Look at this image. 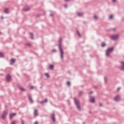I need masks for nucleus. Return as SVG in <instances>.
I'll use <instances>...</instances> for the list:
<instances>
[{"label": "nucleus", "mask_w": 124, "mask_h": 124, "mask_svg": "<svg viewBox=\"0 0 124 124\" xmlns=\"http://www.w3.org/2000/svg\"><path fill=\"white\" fill-rule=\"evenodd\" d=\"M58 46L59 50L60 52L61 59L63 60V50L62 48V37L59 38Z\"/></svg>", "instance_id": "nucleus-1"}, {"label": "nucleus", "mask_w": 124, "mask_h": 124, "mask_svg": "<svg viewBox=\"0 0 124 124\" xmlns=\"http://www.w3.org/2000/svg\"><path fill=\"white\" fill-rule=\"evenodd\" d=\"M121 63L122 64L121 69H122V70H124V62H121Z\"/></svg>", "instance_id": "nucleus-16"}, {"label": "nucleus", "mask_w": 124, "mask_h": 124, "mask_svg": "<svg viewBox=\"0 0 124 124\" xmlns=\"http://www.w3.org/2000/svg\"><path fill=\"white\" fill-rule=\"evenodd\" d=\"M104 81H105V82L106 83V82H107V79H106V77H104Z\"/></svg>", "instance_id": "nucleus-34"}, {"label": "nucleus", "mask_w": 124, "mask_h": 124, "mask_svg": "<svg viewBox=\"0 0 124 124\" xmlns=\"http://www.w3.org/2000/svg\"><path fill=\"white\" fill-rule=\"evenodd\" d=\"M12 124H15V122L13 121V122L12 123Z\"/></svg>", "instance_id": "nucleus-42"}, {"label": "nucleus", "mask_w": 124, "mask_h": 124, "mask_svg": "<svg viewBox=\"0 0 124 124\" xmlns=\"http://www.w3.org/2000/svg\"><path fill=\"white\" fill-rule=\"evenodd\" d=\"M15 62H16V60L14 58H12L10 61V64L12 65L13 63H15Z\"/></svg>", "instance_id": "nucleus-10"}, {"label": "nucleus", "mask_w": 124, "mask_h": 124, "mask_svg": "<svg viewBox=\"0 0 124 124\" xmlns=\"http://www.w3.org/2000/svg\"><path fill=\"white\" fill-rule=\"evenodd\" d=\"M34 116H35V117H37V116H38V111L37 110V109H35L34 110Z\"/></svg>", "instance_id": "nucleus-13"}, {"label": "nucleus", "mask_w": 124, "mask_h": 124, "mask_svg": "<svg viewBox=\"0 0 124 124\" xmlns=\"http://www.w3.org/2000/svg\"><path fill=\"white\" fill-rule=\"evenodd\" d=\"M94 19H97V16H94Z\"/></svg>", "instance_id": "nucleus-35"}, {"label": "nucleus", "mask_w": 124, "mask_h": 124, "mask_svg": "<svg viewBox=\"0 0 124 124\" xmlns=\"http://www.w3.org/2000/svg\"><path fill=\"white\" fill-rule=\"evenodd\" d=\"M30 35L31 39H34V38L33 37V33H32V32H30Z\"/></svg>", "instance_id": "nucleus-18"}, {"label": "nucleus", "mask_w": 124, "mask_h": 124, "mask_svg": "<svg viewBox=\"0 0 124 124\" xmlns=\"http://www.w3.org/2000/svg\"><path fill=\"white\" fill-rule=\"evenodd\" d=\"M83 15L84 14L83 13H78V17H82V16H83Z\"/></svg>", "instance_id": "nucleus-19"}, {"label": "nucleus", "mask_w": 124, "mask_h": 124, "mask_svg": "<svg viewBox=\"0 0 124 124\" xmlns=\"http://www.w3.org/2000/svg\"><path fill=\"white\" fill-rule=\"evenodd\" d=\"M8 114V112L7 111L5 110L3 111L2 115L1 116V118L2 119V120H4L5 118H6V116H7Z\"/></svg>", "instance_id": "nucleus-4"}, {"label": "nucleus", "mask_w": 124, "mask_h": 124, "mask_svg": "<svg viewBox=\"0 0 124 124\" xmlns=\"http://www.w3.org/2000/svg\"><path fill=\"white\" fill-rule=\"evenodd\" d=\"M67 86H68V87H70V82L68 81L67 82Z\"/></svg>", "instance_id": "nucleus-27"}, {"label": "nucleus", "mask_w": 124, "mask_h": 124, "mask_svg": "<svg viewBox=\"0 0 124 124\" xmlns=\"http://www.w3.org/2000/svg\"><path fill=\"white\" fill-rule=\"evenodd\" d=\"M83 124H86V123H85V122H83Z\"/></svg>", "instance_id": "nucleus-49"}, {"label": "nucleus", "mask_w": 124, "mask_h": 124, "mask_svg": "<svg viewBox=\"0 0 124 124\" xmlns=\"http://www.w3.org/2000/svg\"><path fill=\"white\" fill-rule=\"evenodd\" d=\"M40 89H42V86H41V87H40Z\"/></svg>", "instance_id": "nucleus-47"}, {"label": "nucleus", "mask_w": 124, "mask_h": 124, "mask_svg": "<svg viewBox=\"0 0 124 124\" xmlns=\"http://www.w3.org/2000/svg\"><path fill=\"white\" fill-rule=\"evenodd\" d=\"M2 19H3V17H1Z\"/></svg>", "instance_id": "nucleus-50"}, {"label": "nucleus", "mask_w": 124, "mask_h": 124, "mask_svg": "<svg viewBox=\"0 0 124 124\" xmlns=\"http://www.w3.org/2000/svg\"><path fill=\"white\" fill-rule=\"evenodd\" d=\"M45 75L47 77V78H49V77H50V76L48 73H46Z\"/></svg>", "instance_id": "nucleus-26"}, {"label": "nucleus", "mask_w": 124, "mask_h": 124, "mask_svg": "<svg viewBox=\"0 0 124 124\" xmlns=\"http://www.w3.org/2000/svg\"><path fill=\"white\" fill-rule=\"evenodd\" d=\"M49 68H50V69H54V65H50L49 66Z\"/></svg>", "instance_id": "nucleus-25"}, {"label": "nucleus", "mask_w": 124, "mask_h": 124, "mask_svg": "<svg viewBox=\"0 0 124 124\" xmlns=\"http://www.w3.org/2000/svg\"><path fill=\"white\" fill-rule=\"evenodd\" d=\"M99 107H102V103H100L99 104Z\"/></svg>", "instance_id": "nucleus-33"}, {"label": "nucleus", "mask_w": 124, "mask_h": 124, "mask_svg": "<svg viewBox=\"0 0 124 124\" xmlns=\"http://www.w3.org/2000/svg\"><path fill=\"white\" fill-rule=\"evenodd\" d=\"M33 86H31V87H30V89H31V90H33Z\"/></svg>", "instance_id": "nucleus-32"}, {"label": "nucleus", "mask_w": 124, "mask_h": 124, "mask_svg": "<svg viewBox=\"0 0 124 124\" xmlns=\"http://www.w3.org/2000/svg\"><path fill=\"white\" fill-rule=\"evenodd\" d=\"M4 12L6 14H8V13H9V12L8 11V8H5V10H4Z\"/></svg>", "instance_id": "nucleus-17"}, {"label": "nucleus", "mask_w": 124, "mask_h": 124, "mask_svg": "<svg viewBox=\"0 0 124 124\" xmlns=\"http://www.w3.org/2000/svg\"><path fill=\"white\" fill-rule=\"evenodd\" d=\"M109 19H112L113 18V15H110L109 17Z\"/></svg>", "instance_id": "nucleus-29"}, {"label": "nucleus", "mask_w": 124, "mask_h": 124, "mask_svg": "<svg viewBox=\"0 0 124 124\" xmlns=\"http://www.w3.org/2000/svg\"><path fill=\"white\" fill-rule=\"evenodd\" d=\"M51 120L53 122V123H55L56 122V118H55V114H52L51 116Z\"/></svg>", "instance_id": "nucleus-12"}, {"label": "nucleus", "mask_w": 124, "mask_h": 124, "mask_svg": "<svg viewBox=\"0 0 124 124\" xmlns=\"http://www.w3.org/2000/svg\"><path fill=\"white\" fill-rule=\"evenodd\" d=\"M77 32L78 34V36H79V37H81V34L80 33V32H79V31L77 30Z\"/></svg>", "instance_id": "nucleus-24"}, {"label": "nucleus", "mask_w": 124, "mask_h": 124, "mask_svg": "<svg viewBox=\"0 0 124 124\" xmlns=\"http://www.w3.org/2000/svg\"><path fill=\"white\" fill-rule=\"evenodd\" d=\"M48 102V100L47 99V98H46L44 99V101H42L40 102V103H41V104H44V103H46Z\"/></svg>", "instance_id": "nucleus-14"}, {"label": "nucleus", "mask_w": 124, "mask_h": 124, "mask_svg": "<svg viewBox=\"0 0 124 124\" xmlns=\"http://www.w3.org/2000/svg\"><path fill=\"white\" fill-rule=\"evenodd\" d=\"M34 124H38V122H37V121H36Z\"/></svg>", "instance_id": "nucleus-38"}, {"label": "nucleus", "mask_w": 124, "mask_h": 124, "mask_svg": "<svg viewBox=\"0 0 124 124\" xmlns=\"http://www.w3.org/2000/svg\"><path fill=\"white\" fill-rule=\"evenodd\" d=\"M113 31H116V29L114 28V29H113Z\"/></svg>", "instance_id": "nucleus-41"}, {"label": "nucleus", "mask_w": 124, "mask_h": 124, "mask_svg": "<svg viewBox=\"0 0 124 124\" xmlns=\"http://www.w3.org/2000/svg\"><path fill=\"white\" fill-rule=\"evenodd\" d=\"M95 124H97V123H95Z\"/></svg>", "instance_id": "nucleus-51"}, {"label": "nucleus", "mask_w": 124, "mask_h": 124, "mask_svg": "<svg viewBox=\"0 0 124 124\" xmlns=\"http://www.w3.org/2000/svg\"><path fill=\"white\" fill-rule=\"evenodd\" d=\"M110 38L112 40H117V38H119V35L117 34V35H113L110 37Z\"/></svg>", "instance_id": "nucleus-7"}, {"label": "nucleus", "mask_w": 124, "mask_h": 124, "mask_svg": "<svg viewBox=\"0 0 124 124\" xmlns=\"http://www.w3.org/2000/svg\"><path fill=\"white\" fill-rule=\"evenodd\" d=\"M0 34H2V33H1V32H0Z\"/></svg>", "instance_id": "nucleus-48"}, {"label": "nucleus", "mask_w": 124, "mask_h": 124, "mask_svg": "<svg viewBox=\"0 0 124 124\" xmlns=\"http://www.w3.org/2000/svg\"><path fill=\"white\" fill-rule=\"evenodd\" d=\"M23 11H30V7H25L23 8Z\"/></svg>", "instance_id": "nucleus-15"}, {"label": "nucleus", "mask_w": 124, "mask_h": 124, "mask_svg": "<svg viewBox=\"0 0 124 124\" xmlns=\"http://www.w3.org/2000/svg\"><path fill=\"white\" fill-rule=\"evenodd\" d=\"M92 93H93V92H90L89 94H92Z\"/></svg>", "instance_id": "nucleus-40"}, {"label": "nucleus", "mask_w": 124, "mask_h": 124, "mask_svg": "<svg viewBox=\"0 0 124 124\" xmlns=\"http://www.w3.org/2000/svg\"><path fill=\"white\" fill-rule=\"evenodd\" d=\"M21 124H25V122L22 119H21Z\"/></svg>", "instance_id": "nucleus-28"}, {"label": "nucleus", "mask_w": 124, "mask_h": 124, "mask_svg": "<svg viewBox=\"0 0 124 124\" xmlns=\"http://www.w3.org/2000/svg\"><path fill=\"white\" fill-rule=\"evenodd\" d=\"M120 99H121V97L119 95H116L114 98V100H115V101H120Z\"/></svg>", "instance_id": "nucleus-9"}, {"label": "nucleus", "mask_w": 124, "mask_h": 124, "mask_svg": "<svg viewBox=\"0 0 124 124\" xmlns=\"http://www.w3.org/2000/svg\"><path fill=\"white\" fill-rule=\"evenodd\" d=\"M112 2H116V0H112Z\"/></svg>", "instance_id": "nucleus-43"}, {"label": "nucleus", "mask_w": 124, "mask_h": 124, "mask_svg": "<svg viewBox=\"0 0 124 124\" xmlns=\"http://www.w3.org/2000/svg\"><path fill=\"white\" fill-rule=\"evenodd\" d=\"M89 114H92V111H89Z\"/></svg>", "instance_id": "nucleus-44"}, {"label": "nucleus", "mask_w": 124, "mask_h": 124, "mask_svg": "<svg viewBox=\"0 0 124 124\" xmlns=\"http://www.w3.org/2000/svg\"><path fill=\"white\" fill-rule=\"evenodd\" d=\"M77 32L78 34V36H79V37H81V34L80 33V32H79V31L77 30Z\"/></svg>", "instance_id": "nucleus-23"}, {"label": "nucleus", "mask_w": 124, "mask_h": 124, "mask_svg": "<svg viewBox=\"0 0 124 124\" xmlns=\"http://www.w3.org/2000/svg\"><path fill=\"white\" fill-rule=\"evenodd\" d=\"M64 7H65V8H67V6L65 4L64 5Z\"/></svg>", "instance_id": "nucleus-36"}, {"label": "nucleus", "mask_w": 124, "mask_h": 124, "mask_svg": "<svg viewBox=\"0 0 124 124\" xmlns=\"http://www.w3.org/2000/svg\"><path fill=\"white\" fill-rule=\"evenodd\" d=\"M74 100L75 102V104L76 106H77V109H78V111H81V106H80V103L77 100L76 97L74 98Z\"/></svg>", "instance_id": "nucleus-2"}, {"label": "nucleus", "mask_w": 124, "mask_h": 124, "mask_svg": "<svg viewBox=\"0 0 124 124\" xmlns=\"http://www.w3.org/2000/svg\"><path fill=\"white\" fill-rule=\"evenodd\" d=\"M17 115V114L16 113H12L10 114V120H11L12 119V118H13V117H14L15 116H16Z\"/></svg>", "instance_id": "nucleus-11"}, {"label": "nucleus", "mask_w": 124, "mask_h": 124, "mask_svg": "<svg viewBox=\"0 0 124 124\" xmlns=\"http://www.w3.org/2000/svg\"><path fill=\"white\" fill-rule=\"evenodd\" d=\"M90 97V101L91 102V103H94V101H95V100L94 99V97L93 96H89Z\"/></svg>", "instance_id": "nucleus-8"}, {"label": "nucleus", "mask_w": 124, "mask_h": 124, "mask_svg": "<svg viewBox=\"0 0 124 124\" xmlns=\"http://www.w3.org/2000/svg\"><path fill=\"white\" fill-rule=\"evenodd\" d=\"M27 95L28 99L30 101V103H33V100H32V98H31V94L28 93Z\"/></svg>", "instance_id": "nucleus-6"}, {"label": "nucleus", "mask_w": 124, "mask_h": 124, "mask_svg": "<svg viewBox=\"0 0 124 124\" xmlns=\"http://www.w3.org/2000/svg\"><path fill=\"white\" fill-rule=\"evenodd\" d=\"M0 58H4V55L3 53L0 52Z\"/></svg>", "instance_id": "nucleus-21"}, {"label": "nucleus", "mask_w": 124, "mask_h": 124, "mask_svg": "<svg viewBox=\"0 0 124 124\" xmlns=\"http://www.w3.org/2000/svg\"><path fill=\"white\" fill-rule=\"evenodd\" d=\"M52 52L53 53H56V52H57V50L56 49H53Z\"/></svg>", "instance_id": "nucleus-31"}, {"label": "nucleus", "mask_w": 124, "mask_h": 124, "mask_svg": "<svg viewBox=\"0 0 124 124\" xmlns=\"http://www.w3.org/2000/svg\"><path fill=\"white\" fill-rule=\"evenodd\" d=\"M6 80L8 83L11 82V80H12L11 76H10V75H9V74H7L6 76Z\"/></svg>", "instance_id": "nucleus-5"}, {"label": "nucleus", "mask_w": 124, "mask_h": 124, "mask_svg": "<svg viewBox=\"0 0 124 124\" xmlns=\"http://www.w3.org/2000/svg\"><path fill=\"white\" fill-rule=\"evenodd\" d=\"M50 16H51L52 17H53L54 16V15L53 14H50Z\"/></svg>", "instance_id": "nucleus-37"}, {"label": "nucleus", "mask_w": 124, "mask_h": 124, "mask_svg": "<svg viewBox=\"0 0 124 124\" xmlns=\"http://www.w3.org/2000/svg\"><path fill=\"white\" fill-rule=\"evenodd\" d=\"M26 45H27L28 46H31V44H27Z\"/></svg>", "instance_id": "nucleus-39"}, {"label": "nucleus", "mask_w": 124, "mask_h": 124, "mask_svg": "<svg viewBox=\"0 0 124 124\" xmlns=\"http://www.w3.org/2000/svg\"><path fill=\"white\" fill-rule=\"evenodd\" d=\"M19 89L20 91H22L23 92H26V90L23 87H19Z\"/></svg>", "instance_id": "nucleus-20"}, {"label": "nucleus", "mask_w": 124, "mask_h": 124, "mask_svg": "<svg viewBox=\"0 0 124 124\" xmlns=\"http://www.w3.org/2000/svg\"><path fill=\"white\" fill-rule=\"evenodd\" d=\"M65 1H68V0H65Z\"/></svg>", "instance_id": "nucleus-46"}, {"label": "nucleus", "mask_w": 124, "mask_h": 124, "mask_svg": "<svg viewBox=\"0 0 124 124\" xmlns=\"http://www.w3.org/2000/svg\"><path fill=\"white\" fill-rule=\"evenodd\" d=\"M82 93H83V92H82V91L79 92V95H82Z\"/></svg>", "instance_id": "nucleus-30"}, {"label": "nucleus", "mask_w": 124, "mask_h": 124, "mask_svg": "<svg viewBox=\"0 0 124 124\" xmlns=\"http://www.w3.org/2000/svg\"><path fill=\"white\" fill-rule=\"evenodd\" d=\"M120 90V87H119L118 89H117V91H119Z\"/></svg>", "instance_id": "nucleus-45"}, {"label": "nucleus", "mask_w": 124, "mask_h": 124, "mask_svg": "<svg viewBox=\"0 0 124 124\" xmlns=\"http://www.w3.org/2000/svg\"><path fill=\"white\" fill-rule=\"evenodd\" d=\"M106 44H105V43L104 42H103L102 43V44H101V47H104V46H106Z\"/></svg>", "instance_id": "nucleus-22"}, {"label": "nucleus", "mask_w": 124, "mask_h": 124, "mask_svg": "<svg viewBox=\"0 0 124 124\" xmlns=\"http://www.w3.org/2000/svg\"><path fill=\"white\" fill-rule=\"evenodd\" d=\"M113 51H114V47H111L108 48L106 51V56L107 57H108V56H109V54H110V53H112Z\"/></svg>", "instance_id": "nucleus-3"}]
</instances>
